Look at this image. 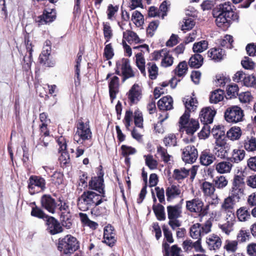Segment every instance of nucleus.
Here are the masks:
<instances>
[{"label": "nucleus", "mask_w": 256, "mask_h": 256, "mask_svg": "<svg viewBox=\"0 0 256 256\" xmlns=\"http://www.w3.org/2000/svg\"><path fill=\"white\" fill-rule=\"evenodd\" d=\"M136 65L140 70L142 74L144 76H146V72L145 69V59L142 52L138 53L136 55Z\"/></svg>", "instance_id": "obj_36"}, {"label": "nucleus", "mask_w": 256, "mask_h": 256, "mask_svg": "<svg viewBox=\"0 0 256 256\" xmlns=\"http://www.w3.org/2000/svg\"><path fill=\"white\" fill-rule=\"evenodd\" d=\"M212 182L216 188L222 189L228 185V180L224 176H220L216 177Z\"/></svg>", "instance_id": "obj_44"}, {"label": "nucleus", "mask_w": 256, "mask_h": 256, "mask_svg": "<svg viewBox=\"0 0 256 256\" xmlns=\"http://www.w3.org/2000/svg\"><path fill=\"white\" fill-rule=\"evenodd\" d=\"M211 133L215 139L225 138V129L223 126H214L211 130Z\"/></svg>", "instance_id": "obj_47"}, {"label": "nucleus", "mask_w": 256, "mask_h": 256, "mask_svg": "<svg viewBox=\"0 0 256 256\" xmlns=\"http://www.w3.org/2000/svg\"><path fill=\"white\" fill-rule=\"evenodd\" d=\"M123 38L130 44H132L133 42L137 44L140 42L137 34L135 32L131 30H126V32H124Z\"/></svg>", "instance_id": "obj_37"}, {"label": "nucleus", "mask_w": 256, "mask_h": 256, "mask_svg": "<svg viewBox=\"0 0 256 256\" xmlns=\"http://www.w3.org/2000/svg\"><path fill=\"white\" fill-rule=\"evenodd\" d=\"M216 160V156L209 149L202 151L200 156V164L204 166L210 165Z\"/></svg>", "instance_id": "obj_26"}, {"label": "nucleus", "mask_w": 256, "mask_h": 256, "mask_svg": "<svg viewBox=\"0 0 256 256\" xmlns=\"http://www.w3.org/2000/svg\"><path fill=\"white\" fill-rule=\"evenodd\" d=\"M80 248L78 239L71 234H67L58 239L57 249L61 255L70 256Z\"/></svg>", "instance_id": "obj_3"}, {"label": "nucleus", "mask_w": 256, "mask_h": 256, "mask_svg": "<svg viewBox=\"0 0 256 256\" xmlns=\"http://www.w3.org/2000/svg\"><path fill=\"white\" fill-rule=\"evenodd\" d=\"M120 79L117 76H113L108 83L110 100L112 102L116 98L119 92Z\"/></svg>", "instance_id": "obj_22"}, {"label": "nucleus", "mask_w": 256, "mask_h": 256, "mask_svg": "<svg viewBox=\"0 0 256 256\" xmlns=\"http://www.w3.org/2000/svg\"><path fill=\"white\" fill-rule=\"evenodd\" d=\"M182 194V190L179 185L172 184L166 188V200L171 202L174 198L179 197Z\"/></svg>", "instance_id": "obj_28"}, {"label": "nucleus", "mask_w": 256, "mask_h": 256, "mask_svg": "<svg viewBox=\"0 0 256 256\" xmlns=\"http://www.w3.org/2000/svg\"><path fill=\"white\" fill-rule=\"evenodd\" d=\"M174 63V58L170 54V52L166 49L164 55L162 59L161 66L167 68L171 66Z\"/></svg>", "instance_id": "obj_51"}, {"label": "nucleus", "mask_w": 256, "mask_h": 256, "mask_svg": "<svg viewBox=\"0 0 256 256\" xmlns=\"http://www.w3.org/2000/svg\"><path fill=\"white\" fill-rule=\"evenodd\" d=\"M245 149L249 152H254L256 150V138L252 137L248 142H246L244 145Z\"/></svg>", "instance_id": "obj_64"}, {"label": "nucleus", "mask_w": 256, "mask_h": 256, "mask_svg": "<svg viewBox=\"0 0 256 256\" xmlns=\"http://www.w3.org/2000/svg\"><path fill=\"white\" fill-rule=\"evenodd\" d=\"M163 142L166 147L175 146L177 144L176 138L174 134H170L166 136L163 140Z\"/></svg>", "instance_id": "obj_55"}, {"label": "nucleus", "mask_w": 256, "mask_h": 256, "mask_svg": "<svg viewBox=\"0 0 256 256\" xmlns=\"http://www.w3.org/2000/svg\"><path fill=\"white\" fill-rule=\"evenodd\" d=\"M114 54V50L112 48V43L106 44L104 48L103 56L106 58V60H110L113 58Z\"/></svg>", "instance_id": "obj_60"}, {"label": "nucleus", "mask_w": 256, "mask_h": 256, "mask_svg": "<svg viewBox=\"0 0 256 256\" xmlns=\"http://www.w3.org/2000/svg\"><path fill=\"white\" fill-rule=\"evenodd\" d=\"M208 42L202 40L194 44L192 47L193 52L196 54L200 53L208 48Z\"/></svg>", "instance_id": "obj_45"}, {"label": "nucleus", "mask_w": 256, "mask_h": 256, "mask_svg": "<svg viewBox=\"0 0 256 256\" xmlns=\"http://www.w3.org/2000/svg\"><path fill=\"white\" fill-rule=\"evenodd\" d=\"M149 78L154 80L158 76V67L154 62H149L147 64Z\"/></svg>", "instance_id": "obj_49"}, {"label": "nucleus", "mask_w": 256, "mask_h": 256, "mask_svg": "<svg viewBox=\"0 0 256 256\" xmlns=\"http://www.w3.org/2000/svg\"><path fill=\"white\" fill-rule=\"evenodd\" d=\"M208 205L204 207L203 202L198 198L186 201V210L190 212L197 214L200 217L204 216L208 214Z\"/></svg>", "instance_id": "obj_5"}, {"label": "nucleus", "mask_w": 256, "mask_h": 256, "mask_svg": "<svg viewBox=\"0 0 256 256\" xmlns=\"http://www.w3.org/2000/svg\"><path fill=\"white\" fill-rule=\"evenodd\" d=\"M146 164L150 170H154L157 168L158 162L156 160L153 158L151 154L144 155Z\"/></svg>", "instance_id": "obj_57"}, {"label": "nucleus", "mask_w": 256, "mask_h": 256, "mask_svg": "<svg viewBox=\"0 0 256 256\" xmlns=\"http://www.w3.org/2000/svg\"><path fill=\"white\" fill-rule=\"evenodd\" d=\"M236 216L238 219L242 222L246 220L250 216L246 207H241L238 209L236 211Z\"/></svg>", "instance_id": "obj_54"}, {"label": "nucleus", "mask_w": 256, "mask_h": 256, "mask_svg": "<svg viewBox=\"0 0 256 256\" xmlns=\"http://www.w3.org/2000/svg\"><path fill=\"white\" fill-rule=\"evenodd\" d=\"M64 175L60 172H54L51 176L52 182L56 186H58L64 182Z\"/></svg>", "instance_id": "obj_53"}, {"label": "nucleus", "mask_w": 256, "mask_h": 256, "mask_svg": "<svg viewBox=\"0 0 256 256\" xmlns=\"http://www.w3.org/2000/svg\"><path fill=\"white\" fill-rule=\"evenodd\" d=\"M244 112L242 108L238 106L228 107L224 112L225 120L228 122L237 123L244 120Z\"/></svg>", "instance_id": "obj_6"}, {"label": "nucleus", "mask_w": 256, "mask_h": 256, "mask_svg": "<svg viewBox=\"0 0 256 256\" xmlns=\"http://www.w3.org/2000/svg\"><path fill=\"white\" fill-rule=\"evenodd\" d=\"M50 52V46H46V48H44V50L40 54L38 58L39 62L40 64L48 67L54 66V63L49 59Z\"/></svg>", "instance_id": "obj_24"}, {"label": "nucleus", "mask_w": 256, "mask_h": 256, "mask_svg": "<svg viewBox=\"0 0 256 256\" xmlns=\"http://www.w3.org/2000/svg\"><path fill=\"white\" fill-rule=\"evenodd\" d=\"M204 58L199 54L192 55L188 61V65L192 68H198L203 64Z\"/></svg>", "instance_id": "obj_32"}, {"label": "nucleus", "mask_w": 256, "mask_h": 256, "mask_svg": "<svg viewBox=\"0 0 256 256\" xmlns=\"http://www.w3.org/2000/svg\"><path fill=\"white\" fill-rule=\"evenodd\" d=\"M56 17V12L54 8H52L50 12L44 9L42 14L36 18V22L38 23V25L46 24L54 22Z\"/></svg>", "instance_id": "obj_20"}, {"label": "nucleus", "mask_w": 256, "mask_h": 256, "mask_svg": "<svg viewBox=\"0 0 256 256\" xmlns=\"http://www.w3.org/2000/svg\"><path fill=\"white\" fill-rule=\"evenodd\" d=\"M232 164L229 162H221L216 165V169L220 174L228 172L232 168Z\"/></svg>", "instance_id": "obj_40"}, {"label": "nucleus", "mask_w": 256, "mask_h": 256, "mask_svg": "<svg viewBox=\"0 0 256 256\" xmlns=\"http://www.w3.org/2000/svg\"><path fill=\"white\" fill-rule=\"evenodd\" d=\"M91 209V214L96 216H103L107 215V209L105 206L94 205Z\"/></svg>", "instance_id": "obj_52"}, {"label": "nucleus", "mask_w": 256, "mask_h": 256, "mask_svg": "<svg viewBox=\"0 0 256 256\" xmlns=\"http://www.w3.org/2000/svg\"><path fill=\"white\" fill-rule=\"evenodd\" d=\"M244 156L245 152L244 150L234 149L230 160L232 162L238 163L244 159Z\"/></svg>", "instance_id": "obj_46"}, {"label": "nucleus", "mask_w": 256, "mask_h": 256, "mask_svg": "<svg viewBox=\"0 0 256 256\" xmlns=\"http://www.w3.org/2000/svg\"><path fill=\"white\" fill-rule=\"evenodd\" d=\"M104 201H106V198L102 196V194L86 190L78 198L77 205L80 210L85 212L94 205L99 206Z\"/></svg>", "instance_id": "obj_2"}, {"label": "nucleus", "mask_w": 256, "mask_h": 256, "mask_svg": "<svg viewBox=\"0 0 256 256\" xmlns=\"http://www.w3.org/2000/svg\"><path fill=\"white\" fill-rule=\"evenodd\" d=\"M132 20L137 26H140L144 24V16L138 10L134 11L132 16Z\"/></svg>", "instance_id": "obj_56"}, {"label": "nucleus", "mask_w": 256, "mask_h": 256, "mask_svg": "<svg viewBox=\"0 0 256 256\" xmlns=\"http://www.w3.org/2000/svg\"><path fill=\"white\" fill-rule=\"evenodd\" d=\"M216 110L210 107L203 108L200 114V118L202 122L212 123L216 114Z\"/></svg>", "instance_id": "obj_23"}, {"label": "nucleus", "mask_w": 256, "mask_h": 256, "mask_svg": "<svg viewBox=\"0 0 256 256\" xmlns=\"http://www.w3.org/2000/svg\"><path fill=\"white\" fill-rule=\"evenodd\" d=\"M159 24L160 22L158 20H153L149 24L148 28H146V34L150 38L153 36L154 32L157 29Z\"/></svg>", "instance_id": "obj_58"}, {"label": "nucleus", "mask_w": 256, "mask_h": 256, "mask_svg": "<svg viewBox=\"0 0 256 256\" xmlns=\"http://www.w3.org/2000/svg\"><path fill=\"white\" fill-rule=\"evenodd\" d=\"M152 210L156 216L158 220H166V214L164 212V206L160 204H154L152 206Z\"/></svg>", "instance_id": "obj_35"}, {"label": "nucleus", "mask_w": 256, "mask_h": 256, "mask_svg": "<svg viewBox=\"0 0 256 256\" xmlns=\"http://www.w3.org/2000/svg\"><path fill=\"white\" fill-rule=\"evenodd\" d=\"M232 7L230 2H226L216 6L212 10V14L216 18V24L223 30H226L232 21L238 20L239 16L233 10Z\"/></svg>", "instance_id": "obj_1"}, {"label": "nucleus", "mask_w": 256, "mask_h": 256, "mask_svg": "<svg viewBox=\"0 0 256 256\" xmlns=\"http://www.w3.org/2000/svg\"><path fill=\"white\" fill-rule=\"evenodd\" d=\"M198 157L197 149L194 146L189 145L182 150V159L186 163L192 164Z\"/></svg>", "instance_id": "obj_17"}, {"label": "nucleus", "mask_w": 256, "mask_h": 256, "mask_svg": "<svg viewBox=\"0 0 256 256\" xmlns=\"http://www.w3.org/2000/svg\"><path fill=\"white\" fill-rule=\"evenodd\" d=\"M201 224L196 223L193 224L190 228V235L192 238H202L204 236L200 228Z\"/></svg>", "instance_id": "obj_33"}, {"label": "nucleus", "mask_w": 256, "mask_h": 256, "mask_svg": "<svg viewBox=\"0 0 256 256\" xmlns=\"http://www.w3.org/2000/svg\"><path fill=\"white\" fill-rule=\"evenodd\" d=\"M134 124L136 126L140 128H144L143 115L138 109L135 110L134 113Z\"/></svg>", "instance_id": "obj_50"}, {"label": "nucleus", "mask_w": 256, "mask_h": 256, "mask_svg": "<svg viewBox=\"0 0 256 256\" xmlns=\"http://www.w3.org/2000/svg\"><path fill=\"white\" fill-rule=\"evenodd\" d=\"M117 241L116 231L114 227L108 224L104 228V234L102 242L110 247L114 246Z\"/></svg>", "instance_id": "obj_9"}, {"label": "nucleus", "mask_w": 256, "mask_h": 256, "mask_svg": "<svg viewBox=\"0 0 256 256\" xmlns=\"http://www.w3.org/2000/svg\"><path fill=\"white\" fill-rule=\"evenodd\" d=\"M24 43L28 56H32L33 48L34 45L30 40V34L26 32L24 35Z\"/></svg>", "instance_id": "obj_61"}, {"label": "nucleus", "mask_w": 256, "mask_h": 256, "mask_svg": "<svg viewBox=\"0 0 256 256\" xmlns=\"http://www.w3.org/2000/svg\"><path fill=\"white\" fill-rule=\"evenodd\" d=\"M29 193L30 195H34L38 192V190H36V187L40 188L43 192L46 188V182L44 178L40 176L32 175L30 176L28 181Z\"/></svg>", "instance_id": "obj_7"}, {"label": "nucleus", "mask_w": 256, "mask_h": 256, "mask_svg": "<svg viewBox=\"0 0 256 256\" xmlns=\"http://www.w3.org/2000/svg\"><path fill=\"white\" fill-rule=\"evenodd\" d=\"M224 90L220 89L213 91L210 96V102L216 104L222 100L224 98Z\"/></svg>", "instance_id": "obj_38"}, {"label": "nucleus", "mask_w": 256, "mask_h": 256, "mask_svg": "<svg viewBox=\"0 0 256 256\" xmlns=\"http://www.w3.org/2000/svg\"><path fill=\"white\" fill-rule=\"evenodd\" d=\"M190 116H188V119H184L183 121H182L181 116L180 117L179 120L180 128V130L184 129L187 134L192 136L199 128L200 126L198 120L193 118L190 120Z\"/></svg>", "instance_id": "obj_10"}, {"label": "nucleus", "mask_w": 256, "mask_h": 256, "mask_svg": "<svg viewBox=\"0 0 256 256\" xmlns=\"http://www.w3.org/2000/svg\"><path fill=\"white\" fill-rule=\"evenodd\" d=\"M121 155L122 156H128L136 153V150L131 146L122 144L120 147Z\"/></svg>", "instance_id": "obj_62"}, {"label": "nucleus", "mask_w": 256, "mask_h": 256, "mask_svg": "<svg viewBox=\"0 0 256 256\" xmlns=\"http://www.w3.org/2000/svg\"><path fill=\"white\" fill-rule=\"evenodd\" d=\"M157 152L160 156L162 160L165 163H168L170 161L171 156L168 153L166 149L160 146H158L157 147Z\"/></svg>", "instance_id": "obj_59"}, {"label": "nucleus", "mask_w": 256, "mask_h": 256, "mask_svg": "<svg viewBox=\"0 0 256 256\" xmlns=\"http://www.w3.org/2000/svg\"><path fill=\"white\" fill-rule=\"evenodd\" d=\"M201 189L203 192L204 195L206 197H210L212 198L214 202L212 203H218V198L216 194H214L216 187L213 182L204 181L201 186Z\"/></svg>", "instance_id": "obj_19"}, {"label": "nucleus", "mask_w": 256, "mask_h": 256, "mask_svg": "<svg viewBox=\"0 0 256 256\" xmlns=\"http://www.w3.org/2000/svg\"><path fill=\"white\" fill-rule=\"evenodd\" d=\"M206 243L210 250H216L220 248L222 240L218 235L212 234L207 238Z\"/></svg>", "instance_id": "obj_29"}, {"label": "nucleus", "mask_w": 256, "mask_h": 256, "mask_svg": "<svg viewBox=\"0 0 256 256\" xmlns=\"http://www.w3.org/2000/svg\"><path fill=\"white\" fill-rule=\"evenodd\" d=\"M241 135L242 131L240 127H232L226 132V137L232 140L239 139Z\"/></svg>", "instance_id": "obj_39"}, {"label": "nucleus", "mask_w": 256, "mask_h": 256, "mask_svg": "<svg viewBox=\"0 0 256 256\" xmlns=\"http://www.w3.org/2000/svg\"><path fill=\"white\" fill-rule=\"evenodd\" d=\"M164 256H182L180 248L177 244L172 245L170 248L167 242H163L162 244Z\"/></svg>", "instance_id": "obj_21"}, {"label": "nucleus", "mask_w": 256, "mask_h": 256, "mask_svg": "<svg viewBox=\"0 0 256 256\" xmlns=\"http://www.w3.org/2000/svg\"><path fill=\"white\" fill-rule=\"evenodd\" d=\"M104 176V172L101 168L98 173V176L92 177L89 181L88 188L98 192L99 194H102V196L106 198Z\"/></svg>", "instance_id": "obj_8"}, {"label": "nucleus", "mask_w": 256, "mask_h": 256, "mask_svg": "<svg viewBox=\"0 0 256 256\" xmlns=\"http://www.w3.org/2000/svg\"><path fill=\"white\" fill-rule=\"evenodd\" d=\"M116 65L120 67L122 81L135 76V73L130 65V62L128 58H122L116 61Z\"/></svg>", "instance_id": "obj_11"}, {"label": "nucleus", "mask_w": 256, "mask_h": 256, "mask_svg": "<svg viewBox=\"0 0 256 256\" xmlns=\"http://www.w3.org/2000/svg\"><path fill=\"white\" fill-rule=\"evenodd\" d=\"M126 95L130 106L138 104L142 98V90L138 84L132 85Z\"/></svg>", "instance_id": "obj_14"}, {"label": "nucleus", "mask_w": 256, "mask_h": 256, "mask_svg": "<svg viewBox=\"0 0 256 256\" xmlns=\"http://www.w3.org/2000/svg\"><path fill=\"white\" fill-rule=\"evenodd\" d=\"M61 154L58 158L60 166L64 168L70 165V158L68 151L60 152Z\"/></svg>", "instance_id": "obj_43"}, {"label": "nucleus", "mask_w": 256, "mask_h": 256, "mask_svg": "<svg viewBox=\"0 0 256 256\" xmlns=\"http://www.w3.org/2000/svg\"><path fill=\"white\" fill-rule=\"evenodd\" d=\"M183 102H184L186 110L181 116L182 121L184 119H188V118L190 116V112H194L197 108V106L195 104V103H197V100L191 96L187 98L185 102L184 100Z\"/></svg>", "instance_id": "obj_25"}, {"label": "nucleus", "mask_w": 256, "mask_h": 256, "mask_svg": "<svg viewBox=\"0 0 256 256\" xmlns=\"http://www.w3.org/2000/svg\"><path fill=\"white\" fill-rule=\"evenodd\" d=\"M173 100L170 96H164L158 102L157 105L160 110H168L172 109Z\"/></svg>", "instance_id": "obj_31"}, {"label": "nucleus", "mask_w": 256, "mask_h": 256, "mask_svg": "<svg viewBox=\"0 0 256 256\" xmlns=\"http://www.w3.org/2000/svg\"><path fill=\"white\" fill-rule=\"evenodd\" d=\"M46 230L51 235H56L64 232L60 222L54 217L49 216L44 220Z\"/></svg>", "instance_id": "obj_13"}, {"label": "nucleus", "mask_w": 256, "mask_h": 256, "mask_svg": "<svg viewBox=\"0 0 256 256\" xmlns=\"http://www.w3.org/2000/svg\"><path fill=\"white\" fill-rule=\"evenodd\" d=\"M182 206L180 204L167 206L168 217L169 220L180 218L182 216Z\"/></svg>", "instance_id": "obj_30"}, {"label": "nucleus", "mask_w": 256, "mask_h": 256, "mask_svg": "<svg viewBox=\"0 0 256 256\" xmlns=\"http://www.w3.org/2000/svg\"><path fill=\"white\" fill-rule=\"evenodd\" d=\"M102 26L104 36L106 40V44L112 38L113 32L109 22H103Z\"/></svg>", "instance_id": "obj_48"}, {"label": "nucleus", "mask_w": 256, "mask_h": 256, "mask_svg": "<svg viewBox=\"0 0 256 256\" xmlns=\"http://www.w3.org/2000/svg\"><path fill=\"white\" fill-rule=\"evenodd\" d=\"M197 168L193 166L190 169L187 170L185 168L174 169L172 177L174 180L180 182L190 174V179L192 180L194 178L196 174Z\"/></svg>", "instance_id": "obj_12"}, {"label": "nucleus", "mask_w": 256, "mask_h": 256, "mask_svg": "<svg viewBox=\"0 0 256 256\" xmlns=\"http://www.w3.org/2000/svg\"><path fill=\"white\" fill-rule=\"evenodd\" d=\"M208 58L215 62H220L225 55V51L220 47L213 48L210 49L207 52Z\"/></svg>", "instance_id": "obj_27"}, {"label": "nucleus", "mask_w": 256, "mask_h": 256, "mask_svg": "<svg viewBox=\"0 0 256 256\" xmlns=\"http://www.w3.org/2000/svg\"><path fill=\"white\" fill-rule=\"evenodd\" d=\"M33 62L32 56L25 55L23 58V63L22 64V69L27 75H30L32 73L31 66Z\"/></svg>", "instance_id": "obj_41"}, {"label": "nucleus", "mask_w": 256, "mask_h": 256, "mask_svg": "<svg viewBox=\"0 0 256 256\" xmlns=\"http://www.w3.org/2000/svg\"><path fill=\"white\" fill-rule=\"evenodd\" d=\"M240 198V197L235 196L232 193L230 192V194L224 200L222 205V210L227 213L229 216L232 215V217H234V206L236 202H238Z\"/></svg>", "instance_id": "obj_16"}, {"label": "nucleus", "mask_w": 256, "mask_h": 256, "mask_svg": "<svg viewBox=\"0 0 256 256\" xmlns=\"http://www.w3.org/2000/svg\"><path fill=\"white\" fill-rule=\"evenodd\" d=\"M76 130L74 137V140L78 144H82L84 142L90 140L92 136L90 122L88 120L86 122L80 118L76 122Z\"/></svg>", "instance_id": "obj_4"}, {"label": "nucleus", "mask_w": 256, "mask_h": 256, "mask_svg": "<svg viewBox=\"0 0 256 256\" xmlns=\"http://www.w3.org/2000/svg\"><path fill=\"white\" fill-rule=\"evenodd\" d=\"M256 80L254 76L245 74L242 79V83L246 86L252 87L256 84Z\"/></svg>", "instance_id": "obj_63"}, {"label": "nucleus", "mask_w": 256, "mask_h": 256, "mask_svg": "<svg viewBox=\"0 0 256 256\" xmlns=\"http://www.w3.org/2000/svg\"><path fill=\"white\" fill-rule=\"evenodd\" d=\"M42 207L50 213L54 214L58 206L56 200L50 194H44L40 198Z\"/></svg>", "instance_id": "obj_18"}, {"label": "nucleus", "mask_w": 256, "mask_h": 256, "mask_svg": "<svg viewBox=\"0 0 256 256\" xmlns=\"http://www.w3.org/2000/svg\"><path fill=\"white\" fill-rule=\"evenodd\" d=\"M188 67L187 63L184 60L180 62L176 68L174 70V74L178 77L184 76L187 72Z\"/></svg>", "instance_id": "obj_42"}, {"label": "nucleus", "mask_w": 256, "mask_h": 256, "mask_svg": "<svg viewBox=\"0 0 256 256\" xmlns=\"http://www.w3.org/2000/svg\"><path fill=\"white\" fill-rule=\"evenodd\" d=\"M32 204L34 205V206L32 207L30 212L31 216L40 219H42L44 221L49 216L46 214L40 208L36 206L35 202H33Z\"/></svg>", "instance_id": "obj_34"}, {"label": "nucleus", "mask_w": 256, "mask_h": 256, "mask_svg": "<svg viewBox=\"0 0 256 256\" xmlns=\"http://www.w3.org/2000/svg\"><path fill=\"white\" fill-rule=\"evenodd\" d=\"M244 176L235 175L232 181L231 192L235 196L242 198L244 195Z\"/></svg>", "instance_id": "obj_15"}]
</instances>
